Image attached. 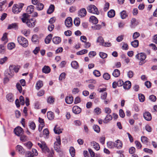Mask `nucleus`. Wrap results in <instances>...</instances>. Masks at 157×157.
Listing matches in <instances>:
<instances>
[{"instance_id": "f257e3e1", "label": "nucleus", "mask_w": 157, "mask_h": 157, "mask_svg": "<svg viewBox=\"0 0 157 157\" xmlns=\"http://www.w3.org/2000/svg\"><path fill=\"white\" fill-rule=\"evenodd\" d=\"M19 70V68L15 65H10L9 67V69L6 70L4 74L6 77H8L10 78L12 77L14 74V71L15 72H17Z\"/></svg>"}, {"instance_id": "f03ea898", "label": "nucleus", "mask_w": 157, "mask_h": 157, "mask_svg": "<svg viewBox=\"0 0 157 157\" xmlns=\"http://www.w3.org/2000/svg\"><path fill=\"white\" fill-rule=\"evenodd\" d=\"M17 41L19 44L24 47L26 48L28 45V42L27 39L21 36L17 37Z\"/></svg>"}, {"instance_id": "7ed1b4c3", "label": "nucleus", "mask_w": 157, "mask_h": 157, "mask_svg": "<svg viewBox=\"0 0 157 157\" xmlns=\"http://www.w3.org/2000/svg\"><path fill=\"white\" fill-rule=\"evenodd\" d=\"M136 57L140 61L139 62V65H141L144 63L145 62H143L144 61L146 58V55L144 53L141 52L137 54L136 56Z\"/></svg>"}, {"instance_id": "20e7f679", "label": "nucleus", "mask_w": 157, "mask_h": 157, "mask_svg": "<svg viewBox=\"0 0 157 157\" xmlns=\"http://www.w3.org/2000/svg\"><path fill=\"white\" fill-rule=\"evenodd\" d=\"M56 141L54 143V149L57 152L60 151V145H61V140L59 136L56 137Z\"/></svg>"}, {"instance_id": "39448f33", "label": "nucleus", "mask_w": 157, "mask_h": 157, "mask_svg": "<svg viewBox=\"0 0 157 157\" xmlns=\"http://www.w3.org/2000/svg\"><path fill=\"white\" fill-rule=\"evenodd\" d=\"M87 10L90 13L97 15L99 13L97 8L94 5H91L89 6L87 8Z\"/></svg>"}, {"instance_id": "423d86ee", "label": "nucleus", "mask_w": 157, "mask_h": 157, "mask_svg": "<svg viewBox=\"0 0 157 157\" xmlns=\"http://www.w3.org/2000/svg\"><path fill=\"white\" fill-rule=\"evenodd\" d=\"M37 145L41 149L42 151L44 153L49 152V150L44 142L41 141L40 143H38Z\"/></svg>"}, {"instance_id": "0eeeda50", "label": "nucleus", "mask_w": 157, "mask_h": 157, "mask_svg": "<svg viewBox=\"0 0 157 157\" xmlns=\"http://www.w3.org/2000/svg\"><path fill=\"white\" fill-rule=\"evenodd\" d=\"M38 153L37 150L35 149H33L32 152L27 151L25 155V157H34L38 155Z\"/></svg>"}, {"instance_id": "6e6552de", "label": "nucleus", "mask_w": 157, "mask_h": 157, "mask_svg": "<svg viewBox=\"0 0 157 157\" xmlns=\"http://www.w3.org/2000/svg\"><path fill=\"white\" fill-rule=\"evenodd\" d=\"M14 132L15 134L18 136L22 135L24 132L23 129L19 126L17 127L14 129Z\"/></svg>"}, {"instance_id": "1a4fd4ad", "label": "nucleus", "mask_w": 157, "mask_h": 157, "mask_svg": "<svg viewBox=\"0 0 157 157\" xmlns=\"http://www.w3.org/2000/svg\"><path fill=\"white\" fill-rule=\"evenodd\" d=\"M35 20L33 18L29 19L26 22L27 25L29 27H33L35 25Z\"/></svg>"}, {"instance_id": "9d476101", "label": "nucleus", "mask_w": 157, "mask_h": 157, "mask_svg": "<svg viewBox=\"0 0 157 157\" xmlns=\"http://www.w3.org/2000/svg\"><path fill=\"white\" fill-rule=\"evenodd\" d=\"M21 9L18 5L17 4L13 5L12 8V11L14 14H17L19 13L21 11Z\"/></svg>"}, {"instance_id": "9b49d317", "label": "nucleus", "mask_w": 157, "mask_h": 157, "mask_svg": "<svg viewBox=\"0 0 157 157\" xmlns=\"http://www.w3.org/2000/svg\"><path fill=\"white\" fill-rule=\"evenodd\" d=\"M65 24L67 27H71L72 25V21L71 17H68L65 20Z\"/></svg>"}, {"instance_id": "f8f14e48", "label": "nucleus", "mask_w": 157, "mask_h": 157, "mask_svg": "<svg viewBox=\"0 0 157 157\" xmlns=\"http://www.w3.org/2000/svg\"><path fill=\"white\" fill-rule=\"evenodd\" d=\"M78 16L81 17H85L86 14V9L84 8L81 9L78 12Z\"/></svg>"}, {"instance_id": "ddd939ff", "label": "nucleus", "mask_w": 157, "mask_h": 157, "mask_svg": "<svg viewBox=\"0 0 157 157\" xmlns=\"http://www.w3.org/2000/svg\"><path fill=\"white\" fill-rule=\"evenodd\" d=\"M144 117L147 121H150L151 119V113L148 112H145L144 113Z\"/></svg>"}, {"instance_id": "4468645a", "label": "nucleus", "mask_w": 157, "mask_h": 157, "mask_svg": "<svg viewBox=\"0 0 157 157\" xmlns=\"http://www.w3.org/2000/svg\"><path fill=\"white\" fill-rule=\"evenodd\" d=\"M73 113L75 114H78L81 111V108L77 106H74L72 108Z\"/></svg>"}, {"instance_id": "2eb2a0df", "label": "nucleus", "mask_w": 157, "mask_h": 157, "mask_svg": "<svg viewBox=\"0 0 157 157\" xmlns=\"http://www.w3.org/2000/svg\"><path fill=\"white\" fill-rule=\"evenodd\" d=\"M16 151L19 154H23L25 153V151L23 148L20 145H17L16 147Z\"/></svg>"}, {"instance_id": "dca6fc26", "label": "nucleus", "mask_w": 157, "mask_h": 157, "mask_svg": "<svg viewBox=\"0 0 157 157\" xmlns=\"http://www.w3.org/2000/svg\"><path fill=\"white\" fill-rule=\"evenodd\" d=\"M124 88L125 90H128L131 86V83L130 81H126L123 84Z\"/></svg>"}, {"instance_id": "f3484780", "label": "nucleus", "mask_w": 157, "mask_h": 157, "mask_svg": "<svg viewBox=\"0 0 157 157\" xmlns=\"http://www.w3.org/2000/svg\"><path fill=\"white\" fill-rule=\"evenodd\" d=\"M94 148L97 151H98L100 148L99 144L95 141H93L90 143Z\"/></svg>"}, {"instance_id": "a211bd4d", "label": "nucleus", "mask_w": 157, "mask_h": 157, "mask_svg": "<svg viewBox=\"0 0 157 157\" xmlns=\"http://www.w3.org/2000/svg\"><path fill=\"white\" fill-rule=\"evenodd\" d=\"M18 26L16 23H13L9 25L7 29H13L15 30L18 29Z\"/></svg>"}, {"instance_id": "6ab92c4d", "label": "nucleus", "mask_w": 157, "mask_h": 157, "mask_svg": "<svg viewBox=\"0 0 157 157\" xmlns=\"http://www.w3.org/2000/svg\"><path fill=\"white\" fill-rule=\"evenodd\" d=\"M112 119V116L110 114H107L103 120V123L105 124H107L111 121Z\"/></svg>"}, {"instance_id": "aec40b11", "label": "nucleus", "mask_w": 157, "mask_h": 157, "mask_svg": "<svg viewBox=\"0 0 157 157\" xmlns=\"http://www.w3.org/2000/svg\"><path fill=\"white\" fill-rule=\"evenodd\" d=\"M28 14V13H24L23 14V17L21 18L23 22L26 23L27 20H29L28 19L29 18V16Z\"/></svg>"}, {"instance_id": "412c9836", "label": "nucleus", "mask_w": 157, "mask_h": 157, "mask_svg": "<svg viewBox=\"0 0 157 157\" xmlns=\"http://www.w3.org/2000/svg\"><path fill=\"white\" fill-rule=\"evenodd\" d=\"M138 24V22L135 18H132L131 21L130 26L132 28H134Z\"/></svg>"}, {"instance_id": "4be33fe9", "label": "nucleus", "mask_w": 157, "mask_h": 157, "mask_svg": "<svg viewBox=\"0 0 157 157\" xmlns=\"http://www.w3.org/2000/svg\"><path fill=\"white\" fill-rule=\"evenodd\" d=\"M90 21L94 24H96L98 22L97 18L94 16H91L90 17Z\"/></svg>"}, {"instance_id": "5701e85b", "label": "nucleus", "mask_w": 157, "mask_h": 157, "mask_svg": "<svg viewBox=\"0 0 157 157\" xmlns=\"http://www.w3.org/2000/svg\"><path fill=\"white\" fill-rule=\"evenodd\" d=\"M43 81L41 80L38 81L36 84V88L37 90L40 89L43 86Z\"/></svg>"}, {"instance_id": "b1692460", "label": "nucleus", "mask_w": 157, "mask_h": 157, "mask_svg": "<svg viewBox=\"0 0 157 157\" xmlns=\"http://www.w3.org/2000/svg\"><path fill=\"white\" fill-rule=\"evenodd\" d=\"M115 143V147L118 149H120L122 147V143L120 140H118Z\"/></svg>"}, {"instance_id": "393cba45", "label": "nucleus", "mask_w": 157, "mask_h": 157, "mask_svg": "<svg viewBox=\"0 0 157 157\" xmlns=\"http://www.w3.org/2000/svg\"><path fill=\"white\" fill-rule=\"evenodd\" d=\"M73 101V98L72 96H67L65 98V101L67 104H71Z\"/></svg>"}, {"instance_id": "a878e982", "label": "nucleus", "mask_w": 157, "mask_h": 157, "mask_svg": "<svg viewBox=\"0 0 157 157\" xmlns=\"http://www.w3.org/2000/svg\"><path fill=\"white\" fill-rule=\"evenodd\" d=\"M51 69L48 66H45L42 68V71L43 73L48 74L50 72Z\"/></svg>"}, {"instance_id": "bb28decb", "label": "nucleus", "mask_w": 157, "mask_h": 157, "mask_svg": "<svg viewBox=\"0 0 157 157\" xmlns=\"http://www.w3.org/2000/svg\"><path fill=\"white\" fill-rule=\"evenodd\" d=\"M61 41V39L59 37H55L52 39L53 42L56 44H59Z\"/></svg>"}, {"instance_id": "cd10ccee", "label": "nucleus", "mask_w": 157, "mask_h": 157, "mask_svg": "<svg viewBox=\"0 0 157 157\" xmlns=\"http://www.w3.org/2000/svg\"><path fill=\"white\" fill-rule=\"evenodd\" d=\"M34 6L33 5H30L28 6L26 9V12L28 14H30L33 12L34 10Z\"/></svg>"}, {"instance_id": "c85d7f7f", "label": "nucleus", "mask_w": 157, "mask_h": 157, "mask_svg": "<svg viewBox=\"0 0 157 157\" xmlns=\"http://www.w3.org/2000/svg\"><path fill=\"white\" fill-rule=\"evenodd\" d=\"M107 145L109 148H113L115 147V143L109 141L107 143Z\"/></svg>"}, {"instance_id": "c756f323", "label": "nucleus", "mask_w": 157, "mask_h": 157, "mask_svg": "<svg viewBox=\"0 0 157 157\" xmlns=\"http://www.w3.org/2000/svg\"><path fill=\"white\" fill-rule=\"evenodd\" d=\"M55 9V6L51 4L50 5L47 13L48 14H51L53 13Z\"/></svg>"}, {"instance_id": "7c9ffc66", "label": "nucleus", "mask_w": 157, "mask_h": 157, "mask_svg": "<svg viewBox=\"0 0 157 157\" xmlns=\"http://www.w3.org/2000/svg\"><path fill=\"white\" fill-rule=\"evenodd\" d=\"M47 116L48 119L50 120H52L54 118V113L51 111L47 113Z\"/></svg>"}, {"instance_id": "2f4dec72", "label": "nucleus", "mask_w": 157, "mask_h": 157, "mask_svg": "<svg viewBox=\"0 0 157 157\" xmlns=\"http://www.w3.org/2000/svg\"><path fill=\"white\" fill-rule=\"evenodd\" d=\"M52 37V35L51 34H49L47 36L45 39V43L46 44H48L50 43Z\"/></svg>"}, {"instance_id": "473e14b6", "label": "nucleus", "mask_w": 157, "mask_h": 157, "mask_svg": "<svg viewBox=\"0 0 157 157\" xmlns=\"http://www.w3.org/2000/svg\"><path fill=\"white\" fill-rule=\"evenodd\" d=\"M115 15V11L113 10H111L108 13V16L110 18L114 17Z\"/></svg>"}, {"instance_id": "72a5a7b5", "label": "nucleus", "mask_w": 157, "mask_h": 157, "mask_svg": "<svg viewBox=\"0 0 157 157\" xmlns=\"http://www.w3.org/2000/svg\"><path fill=\"white\" fill-rule=\"evenodd\" d=\"M71 65L72 67L75 69H77L79 67L78 63L75 61H72Z\"/></svg>"}, {"instance_id": "f704fd0d", "label": "nucleus", "mask_w": 157, "mask_h": 157, "mask_svg": "<svg viewBox=\"0 0 157 157\" xmlns=\"http://www.w3.org/2000/svg\"><path fill=\"white\" fill-rule=\"evenodd\" d=\"M120 71L117 69H115L113 71L112 75L114 77H118L120 75Z\"/></svg>"}, {"instance_id": "c9c22d12", "label": "nucleus", "mask_w": 157, "mask_h": 157, "mask_svg": "<svg viewBox=\"0 0 157 157\" xmlns=\"http://www.w3.org/2000/svg\"><path fill=\"white\" fill-rule=\"evenodd\" d=\"M131 45L134 48H136L139 45V41L138 40H135L131 43Z\"/></svg>"}, {"instance_id": "e433bc0d", "label": "nucleus", "mask_w": 157, "mask_h": 157, "mask_svg": "<svg viewBox=\"0 0 157 157\" xmlns=\"http://www.w3.org/2000/svg\"><path fill=\"white\" fill-rule=\"evenodd\" d=\"M120 15L122 19H124L128 16V15L126 13V11L125 10H123L121 12Z\"/></svg>"}, {"instance_id": "4c0bfd02", "label": "nucleus", "mask_w": 157, "mask_h": 157, "mask_svg": "<svg viewBox=\"0 0 157 157\" xmlns=\"http://www.w3.org/2000/svg\"><path fill=\"white\" fill-rule=\"evenodd\" d=\"M70 153L72 157H74L75 155V150L73 147H71L69 149Z\"/></svg>"}, {"instance_id": "58836bf2", "label": "nucleus", "mask_w": 157, "mask_h": 157, "mask_svg": "<svg viewBox=\"0 0 157 157\" xmlns=\"http://www.w3.org/2000/svg\"><path fill=\"white\" fill-rule=\"evenodd\" d=\"M148 139L145 136H143L141 137V142L144 144H147L148 142Z\"/></svg>"}, {"instance_id": "ea45409f", "label": "nucleus", "mask_w": 157, "mask_h": 157, "mask_svg": "<svg viewBox=\"0 0 157 157\" xmlns=\"http://www.w3.org/2000/svg\"><path fill=\"white\" fill-rule=\"evenodd\" d=\"M44 7V5L41 3H39L37 5L36 8L38 10H43Z\"/></svg>"}, {"instance_id": "a19ab883", "label": "nucleus", "mask_w": 157, "mask_h": 157, "mask_svg": "<svg viewBox=\"0 0 157 157\" xmlns=\"http://www.w3.org/2000/svg\"><path fill=\"white\" fill-rule=\"evenodd\" d=\"M93 128L94 130L96 132L98 133L100 132V129L99 126L97 125H94L93 126Z\"/></svg>"}, {"instance_id": "79ce46f5", "label": "nucleus", "mask_w": 157, "mask_h": 157, "mask_svg": "<svg viewBox=\"0 0 157 157\" xmlns=\"http://www.w3.org/2000/svg\"><path fill=\"white\" fill-rule=\"evenodd\" d=\"M24 145L28 149H30L33 146L32 143L30 141H28L27 142L25 143Z\"/></svg>"}, {"instance_id": "37998d69", "label": "nucleus", "mask_w": 157, "mask_h": 157, "mask_svg": "<svg viewBox=\"0 0 157 157\" xmlns=\"http://www.w3.org/2000/svg\"><path fill=\"white\" fill-rule=\"evenodd\" d=\"M74 23L75 25L78 26L80 23V19L78 17L75 18L74 19Z\"/></svg>"}, {"instance_id": "c03bdc74", "label": "nucleus", "mask_w": 157, "mask_h": 157, "mask_svg": "<svg viewBox=\"0 0 157 157\" xmlns=\"http://www.w3.org/2000/svg\"><path fill=\"white\" fill-rule=\"evenodd\" d=\"M6 98L10 102L13 101V95L11 94H9L6 95Z\"/></svg>"}, {"instance_id": "a18cd8bd", "label": "nucleus", "mask_w": 157, "mask_h": 157, "mask_svg": "<svg viewBox=\"0 0 157 157\" xmlns=\"http://www.w3.org/2000/svg\"><path fill=\"white\" fill-rule=\"evenodd\" d=\"M138 98L140 101V102H144L145 99V97L144 95L141 94H138Z\"/></svg>"}, {"instance_id": "49530a36", "label": "nucleus", "mask_w": 157, "mask_h": 157, "mask_svg": "<svg viewBox=\"0 0 157 157\" xmlns=\"http://www.w3.org/2000/svg\"><path fill=\"white\" fill-rule=\"evenodd\" d=\"M20 136V140L22 142H25L28 140V137L25 135H22Z\"/></svg>"}, {"instance_id": "de8ad7c7", "label": "nucleus", "mask_w": 157, "mask_h": 157, "mask_svg": "<svg viewBox=\"0 0 157 157\" xmlns=\"http://www.w3.org/2000/svg\"><path fill=\"white\" fill-rule=\"evenodd\" d=\"M54 101V98L52 96L49 97L47 99V102L49 104L53 103Z\"/></svg>"}, {"instance_id": "09e8293b", "label": "nucleus", "mask_w": 157, "mask_h": 157, "mask_svg": "<svg viewBox=\"0 0 157 157\" xmlns=\"http://www.w3.org/2000/svg\"><path fill=\"white\" fill-rule=\"evenodd\" d=\"M88 52V50L86 49H83L80 51H79L77 53V55H81L82 54H85L86 53Z\"/></svg>"}, {"instance_id": "8fccbe9b", "label": "nucleus", "mask_w": 157, "mask_h": 157, "mask_svg": "<svg viewBox=\"0 0 157 157\" xmlns=\"http://www.w3.org/2000/svg\"><path fill=\"white\" fill-rule=\"evenodd\" d=\"M29 126L30 128L33 130H34L36 128V125L35 123L33 122H31L29 123Z\"/></svg>"}, {"instance_id": "3c124183", "label": "nucleus", "mask_w": 157, "mask_h": 157, "mask_svg": "<svg viewBox=\"0 0 157 157\" xmlns=\"http://www.w3.org/2000/svg\"><path fill=\"white\" fill-rule=\"evenodd\" d=\"M99 55L101 58L103 59L106 58L107 56V54L103 52H100Z\"/></svg>"}, {"instance_id": "603ef678", "label": "nucleus", "mask_w": 157, "mask_h": 157, "mask_svg": "<svg viewBox=\"0 0 157 157\" xmlns=\"http://www.w3.org/2000/svg\"><path fill=\"white\" fill-rule=\"evenodd\" d=\"M32 40L33 42L36 43H37L38 41V38L36 35H33L32 38Z\"/></svg>"}, {"instance_id": "864d4df0", "label": "nucleus", "mask_w": 157, "mask_h": 157, "mask_svg": "<svg viewBox=\"0 0 157 157\" xmlns=\"http://www.w3.org/2000/svg\"><path fill=\"white\" fill-rule=\"evenodd\" d=\"M98 42H99L100 43V45H102V44L104 42V40L103 37L101 36H99L97 40Z\"/></svg>"}, {"instance_id": "5fc2aeb1", "label": "nucleus", "mask_w": 157, "mask_h": 157, "mask_svg": "<svg viewBox=\"0 0 157 157\" xmlns=\"http://www.w3.org/2000/svg\"><path fill=\"white\" fill-rule=\"evenodd\" d=\"M101 25L99 24L92 26L91 27L92 29L94 30H99L101 28Z\"/></svg>"}, {"instance_id": "6e6d98bb", "label": "nucleus", "mask_w": 157, "mask_h": 157, "mask_svg": "<svg viewBox=\"0 0 157 157\" xmlns=\"http://www.w3.org/2000/svg\"><path fill=\"white\" fill-rule=\"evenodd\" d=\"M123 45L122 46V48L123 50H127L128 48V44L125 42H123Z\"/></svg>"}, {"instance_id": "4d7b16f0", "label": "nucleus", "mask_w": 157, "mask_h": 157, "mask_svg": "<svg viewBox=\"0 0 157 157\" xmlns=\"http://www.w3.org/2000/svg\"><path fill=\"white\" fill-rule=\"evenodd\" d=\"M103 77L105 79L108 80L110 78V75L107 73H105L103 75Z\"/></svg>"}, {"instance_id": "13d9d810", "label": "nucleus", "mask_w": 157, "mask_h": 157, "mask_svg": "<svg viewBox=\"0 0 157 157\" xmlns=\"http://www.w3.org/2000/svg\"><path fill=\"white\" fill-rule=\"evenodd\" d=\"M135 144L138 149H140L141 148L142 145L140 142L138 141H136L135 142Z\"/></svg>"}, {"instance_id": "bf43d9fd", "label": "nucleus", "mask_w": 157, "mask_h": 157, "mask_svg": "<svg viewBox=\"0 0 157 157\" xmlns=\"http://www.w3.org/2000/svg\"><path fill=\"white\" fill-rule=\"evenodd\" d=\"M15 46V45L14 43H10L8 45V48L10 50H11L14 48Z\"/></svg>"}, {"instance_id": "052dcab7", "label": "nucleus", "mask_w": 157, "mask_h": 157, "mask_svg": "<svg viewBox=\"0 0 157 157\" xmlns=\"http://www.w3.org/2000/svg\"><path fill=\"white\" fill-rule=\"evenodd\" d=\"M104 111L106 113L109 114L111 112V110L110 108L108 107L105 108L104 109Z\"/></svg>"}, {"instance_id": "680f3d73", "label": "nucleus", "mask_w": 157, "mask_h": 157, "mask_svg": "<svg viewBox=\"0 0 157 157\" xmlns=\"http://www.w3.org/2000/svg\"><path fill=\"white\" fill-rule=\"evenodd\" d=\"M56 126H55V128L54 129V131L55 133L56 134H59L62 132V131L60 129H57L56 128Z\"/></svg>"}, {"instance_id": "e2e57ef3", "label": "nucleus", "mask_w": 157, "mask_h": 157, "mask_svg": "<svg viewBox=\"0 0 157 157\" xmlns=\"http://www.w3.org/2000/svg\"><path fill=\"white\" fill-rule=\"evenodd\" d=\"M5 47L4 44L0 45V53H4L5 52Z\"/></svg>"}, {"instance_id": "0e129e2a", "label": "nucleus", "mask_w": 157, "mask_h": 157, "mask_svg": "<svg viewBox=\"0 0 157 157\" xmlns=\"http://www.w3.org/2000/svg\"><path fill=\"white\" fill-rule=\"evenodd\" d=\"M66 74L64 73H62L60 75L59 77V79L60 80H62L63 79H64L65 77Z\"/></svg>"}, {"instance_id": "69168bd1", "label": "nucleus", "mask_w": 157, "mask_h": 157, "mask_svg": "<svg viewBox=\"0 0 157 157\" xmlns=\"http://www.w3.org/2000/svg\"><path fill=\"white\" fill-rule=\"evenodd\" d=\"M140 36V34L139 33L136 32L134 33L132 36L133 38L134 39L137 38Z\"/></svg>"}, {"instance_id": "338daca9", "label": "nucleus", "mask_w": 157, "mask_h": 157, "mask_svg": "<svg viewBox=\"0 0 157 157\" xmlns=\"http://www.w3.org/2000/svg\"><path fill=\"white\" fill-rule=\"evenodd\" d=\"M8 58L7 57H5L0 59V63L1 64H3L7 60Z\"/></svg>"}, {"instance_id": "774afa93", "label": "nucleus", "mask_w": 157, "mask_h": 157, "mask_svg": "<svg viewBox=\"0 0 157 157\" xmlns=\"http://www.w3.org/2000/svg\"><path fill=\"white\" fill-rule=\"evenodd\" d=\"M93 74L96 77H99L101 75L100 71L97 70H95L94 71Z\"/></svg>"}]
</instances>
